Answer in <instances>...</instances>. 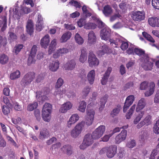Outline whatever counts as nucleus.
Masks as SVG:
<instances>
[{
  "label": "nucleus",
  "mask_w": 159,
  "mask_h": 159,
  "mask_svg": "<svg viewBox=\"0 0 159 159\" xmlns=\"http://www.w3.org/2000/svg\"><path fill=\"white\" fill-rule=\"evenodd\" d=\"M52 109V106L49 103H45L43 106L42 110V116L44 121L49 122L50 121V114Z\"/></svg>",
  "instance_id": "f257e3e1"
},
{
  "label": "nucleus",
  "mask_w": 159,
  "mask_h": 159,
  "mask_svg": "<svg viewBox=\"0 0 159 159\" xmlns=\"http://www.w3.org/2000/svg\"><path fill=\"white\" fill-rule=\"evenodd\" d=\"M84 121H81L77 124L70 132V135L73 138H78L84 129L85 125Z\"/></svg>",
  "instance_id": "f03ea898"
},
{
  "label": "nucleus",
  "mask_w": 159,
  "mask_h": 159,
  "mask_svg": "<svg viewBox=\"0 0 159 159\" xmlns=\"http://www.w3.org/2000/svg\"><path fill=\"white\" fill-rule=\"evenodd\" d=\"M141 60L143 62L141 66L145 70H150L152 69L153 66L152 60L148 57V55H144V57Z\"/></svg>",
  "instance_id": "7ed1b4c3"
},
{
  "label": "nucleus",
  "mask_w": 159,
  "mask_h": 159,
  "mask_svg": "<svg viewBox=\"0 0 159 159\" xmlns=\"http://www.w3.org/2000/svg\"><path fill=\"white\" fill-rule=\"evenodd\" d=\"M94 139L91 134H87L85 135L83 142L80 146V148L81 149L84 150L87 147L91 146L93 143Z\"/></svg>",
  "instance_id": "20e7f679"
},
{
  "label": "nucleus",
  "mask_w": 159,
  "mask_h": 159,
  "mask_svg": "<svg viewBox=\"0 0 159 159\" xmlns=\"http://www.w3.org/2000/svg\"><path fill=\"white\" fill-rule=\"evenodd\" d=\"M35 75L34 73H28L26 74L20 82L22 86L28 85L30 84L34 79Z\"/></svg>",
  "instance_id": "39448f33"
},
{
  "label": "nucleus",
  "mask_w": 159,
  "mask_h": 159,
  "mask_svg": "<svg viewBox=\"0 0 159 159\" xmlns=\"http://www.w3.org/2000/svg\"><path fill=\"white\" fill-rule=\"evenodd\" d=\"M131 17L135 21H141L145 19V12L143 11H133L132 12Z\"/></svg>",
  "instance_id": "423d86ee"
},
{
  "label": "nucleus",
  "mask_w": 159,
  "mask_h": 159,
  "mask_svg": "<svg viewBox=\"0 0 159 159\" xmlns=\"http://www.w3.org/2000/svg\"><path fill=\"white\" fill-rule=\"evenodd\" d=\"M88 62L91 67L97 66L99 64V60L92 51L89 53Z\"/></svg>",
  "instance_id": "0eeeda50"
},
{
  "label": "nucleus",
  "mask_w": 159,
  "mask_h": 159,
  "mask_svg": "<svg viewBox=\"0 0 159 159\" xmlns=\"http://www.w3.org/2000/svg\"><path fill=\"white\" fill-rule=\"evenodd\" d=\"M86 114V123L88 125H90L92 124L93 121L95 112L93 109H87Z\"/></svg>",
  "instance_id": "6e6552de"
},
{
  "label": "nucleus",
  "mask_w": 159,
  "mask_h": 159,
  "mask_svg": "<svg viewBox=\"0 0 159 159\" xmlns=\"http://www.w3.org/2000/svg\"><path fill=\"white\" fill-rule=\"evenodd\" d=\"M111 30L108 27H106L102 30L100 34L102 39L105 40H109L111 35Z\"/></svg>",
  "instance_id": "1a4fd4ad"
},
{
  "label": "nucleus",
  "mask_w": 159,
  "mask_h": 159,
  "mask_svg": "<svg viewBox=\"0 0 159 159\" xmlns=\"http://www.w3.org/2000/svg\"><path fill=\"white\" fill-rule=\"evenodd\" d=\"M127 132L125 130H123L121 132L117 134L115 138V142L116 144H119L125 140L126 138Z\"/></svg>",
  "instance_id": "9d476101"
},
{
  "label": "nucleus",
  "mask_w": 159,
  "mask_h": 159,
  "mask_svg": "<svg viewBox=\"0 0 159 159\" xmlns=\"http://www.w3.org/2000/svg\"><path fill=\"white\" fill-rule=\"evenodd\" d=\"M117 149V146L115 145L107 147V156L109 158L113 157L116 153Z\"/></svg>",
  "instance_id": "9b49d317"
},
{
  "label": "nucleus",
  "mask_w": 159,
  "mask_h": 159,
  "mask_svg": "<svg viewBox=\"0 0 159 159\" xmlns=\"http://www.w3.org/2000/svg\"><path fill=\"white\" fill-rule=\"evenodd\" d=\"M72 107V103L70 101H67L61 105L59 108V111L62 113H66L68 111L71 109Z\"/></svg>",
  "instance_id": "f8f14e48"
},
{
  "label": "nucleus",
  "mask_w": 159,
  "mask_h": 159,
  "mask_svg": "<svg viewBox=\"0 0 159 159\" xmlns=\"http://www.w3.org/2000/svg\"><path fill=\"white\" fill-rule=\"evenodd\" d=\"M134 100V97L133 95H129L127 97L123 107V111L124 112L126 111L129 107L133 103Z\"/></svg>",
  "instance_id": "ddd939ff"
},
{
  "label": "nucleus",
  "mask_w": 159,
  "mask_h": 159,
  "mask_svg": "<svg viewBox=\"0 0 159 159\" xmlns=\"http://www.w3.org/2000/svg\"><path fill=\"white\" fill-rule=\"evenodd\" d=\"M76 62L75 60L71 59L68 61L63 66V68L66 70H73L76 66Z\"/></svg>",
  "instance_id": "4468645a"
},
{
  "label": "nucleus",
  "mask_w": 159,
  "mask_h": 159,
  "mask_svg": "<svg viewBox=\"0 0 159 159\" xmlns=\"http://www.w3.org/2000/svg\"><path fill=\"white\" fill-rule=\"evenodd\" d=\"M79 119V117L77 114L72 115L67 122L66 126L69 128L71 127L72 125L74 124Z\"/></svg>",
  "instance_id": "2eb2a0df"
},
{
  "label": "nucleus",
  "mask_w": 159,
  "mask_h": 159,
  "mask_svg": "<svg viewBox=\"0 0 159 159\" xmlns=\"http://www.w3.org/2000/svg\"><path fill=\"white\" fill-rule=\"evenodd\" d=\"M69 52L68 49L66 48L58 49L53 54V57L54 58H57L60 56L64 55Z\"/></svg>",
  "instance_id": "dca6fc26"
},
{
  "label": "nucleus",
  "mask_w": 159,
  "mask_h": 159,
  "mask_svg": "<svg viewBox=\"0 0 159 159\" xmlns=\"http://www.w3.org/2000/svg\"><path fill=\"white\" fill-rule=\"evenodd\" d=\"M61 150L64 153L69 155L73 153V148L69 144L64 145L61 148Z\"/></svg>",
  "instance_id": "f3484780"
},
{
  "label": "nucleus",
  "mask_w": 159,
  "mask_h": 159,
  "mask_svg": "<svg viewBox=\"0 0 159 159\" xmlns=\"http://www.w3.org/2000/svg\"><path fill=\"white\" fill-rule=\"evenodd\" d=\"M151 117L150 115H147L143 121H141L137 125L138 128H140L144 125H148L151 123Z\"/></svg>",
  "instance_id": "a211bd4d"
},
{
  "label": "nucleus",
  "mask_w": 159,
  "mask_h": 159,
  "mask_svg": "<svg viewBox=\"0 0 159 159\" xmlns=\"http://www.w3.org/2000/svg\"><path fill=\"white\" fill-rule=\"evenodd\" d=\"M36 30L40 31L43 27V20L42 16L39 14H38V19L36 24Z\"/></svg>",
  "instance_id": "6ab92c4d"
},
{
  "label": "nucleus",
  "mask_w": 159,
  "mask_h": 159,
  "mask_svg": "<svg viewBox=\"0 0 159 159\" xmlns=\"http://www.w3.org/2000/svg\"><path fill=\"white\" fill-rule=\"evenodd\" d=\"M155 84L153 82H150L149 84L148 90L144 93L145 97H149L152 95L155 90Z\"/></svg>",
  "instance_id": "aec40b11"
},
{
  "label": "nucleus",
  "mask_w": 159,
  "mask_h": 159,
  "mask_svg": "<svg viewBox=\"0 0 159 159\" xmlns=\"http://www.w3.org/2000/svg\"><path fill=\"white\" fill-rule=\"evenodd\" d=\"M96 41V37L94 32L92 31H90L88 34V43L90 44L95 43Z\"/></svg>",
  "instance_id": "412c9836"
},
{
  "label": "nucleus",
  "mask_w": 159,
  "mask_h": 159,
  "mask_svg": "<svg viewBox=\"0 0 159 159\" xmlns=\"http://www.w3.org/2000/svg\"><path fill=\"white\" fill-rule=\"evenodd\" d=\"M50 37L48 34L45 35L40 40V44L42 47L47 48L50 42Z\"/></svg>",
  "instance_id": "4be33fe9"
},
{
  "label": "nucleus",
  "mask_w": 159,
  "mask_h": 159,
  "mask_svg": "<svg viewBox=\"0 0 159 159\" xmlns=\"http://www.w3.org/2000/svg\"><path fill=\"white\" fill-rule=\"evenodd\" d=\"M59 62L57 60L51 61L49 64V68L52 71H55L59 67Z\"/></svg>",
  "instance_id": "5701e85b"
},
{
  "label": "nucleus",
  "mask_w": 159,
  "mask_h": 159,
  "mask_svg": "<svg viewBox=\"0 0 159 159\" xmlns=\"http://www.w3.org/2000/svg\"><path fill=\"white\" fill-rule=\"evenodd\" d=\"M111 70L112 68L111 67H109L108 68L106 72L102 77L101 83L102 85H105L106 84Z\"/></svg>",
  "instance_id": "b1692460"
},
{
  "label": "nucleus",
  "mask_w": 159,
  "mask_h": 159,
  "mask_svg": "<svg viewBox=\"0 0 159 159\" xmlns=\"http://www.w3.org/2000/svg\"><path fill=\"white\" fill-rule=\"evenodd\" d=\"M146 104V100L143 98H142L138 102L136 109V111L138 112L140 110H142L145 107Z\"/></svg>",
  "instance_id": "393cba45"
},
{
  "label": "nucleus",
  "mask_w": 159,
  "mask_h": 159,
  "mask_svg": "<svg viewBox=\"0 0 159 159\" xmlns=\"http://www.w3.org/2000/svg\"><path fill=\"white\" fill-rule=\"evenodd\" d=\"M149 24L153 27H159V18L157 17L150 18L148 19Z\"/></svg>",
  "instance_id": "a878e982"
},
{
  "label": "nucleus",
  "mask_w": 159,
  "mask_h": 159,
  "mask_svg": "<svg viewBox=\"0 0 159 159\" xmlns=\"http://www.w3.org/2000/svg\"><path fill=\"white\" fill-rule=\"evenodd\" d=\"M100 49L97 52V54L99 56L101 57L105 54L107 53L109 51V48L106 45H104L100 47Z\"/></svg>",
  "instance_id": "bb28decb"
},
{
  "label": "nucleus",
  "mask_w": 159,
  "mask_h": 159,
  "mask_svg": "<svg viewBox=\"0 0 159 159\" xmlns=\"http://www.w3.org/2000/svg\"><path fill=\"white\" fill-rule=\"evenodd\" d=\"M81 53L80 57L79 60L80 62L84 63L87 60V53L86 51V49L83 48L81 49Z\"/></svg>",
  "instance_id": "cd10ccee"
},
{
  "label": "nucleus",
  "mask_w": 159,
  "mask_h": 159,
  "mask_svg": "<svg viewBox=\"0 0 159 159\" xmlns=\"http://www.w3.org/2000/svg\"><path fill=\"white\" fill-rule=\"evenodd\" d=\"M26 27L27 33L31 35L33 32L34 30L32 20H29L28 21Z\"/></svg>",
  "instance_id": "c85d7f7f"
},
{
  "label": "nucleus",
  "mask_w": 159,
  "mask_h": 159,
  "mask_svg": "<svg viewBox=\"0 0 159 159\" xmlns=\"http://www.w3.org/2000/svg\"><path fill=\"white\" fill-rule=\"evenodd\" d=\"M95 72L94 70H92L88 73L87 75L88 79L90 84H93L95 78Z\"/></svg>",
  "instance_id": "c756f323"
},
{
  "label": "nucleus",
  "mask_w": 159,
  "mask_h": 159,
  "mask_svg": "<svg viewBox=\"0 0 159 159\" xmlns=\"http://www.w3.org/2000/svg\"><path fill=\"white\" fill-rule=\"evenodd\" d=\"M49 136V132L46 129H44L41 130L39 135V139H43L48 137Z\"/></svg>",
  "instance_id": "7c9ffc66"
},
{
  "label": "nucleus",
  "mask_w": 159,
  "mask_h": 159,
  "mask_svg": "<svg viewBox=\"0 0 159 159\" xmlns=\"http://www.w3.org/2000/svg\"><path fill=\"white\" fill-rule=\"evenodd\" d=\"M71 34L70 32H67L63 34L60 39V41L61 43L65 42L69 39L71 36Z\"/></svg>",
  "instance_id": "2f4dec72"
},
{
  "label": "nucleus",
  "mask_w": 159,
  "mask_h": 159,
  "mask_svg": "<svg viewBox=\"0 0 159 159\" xmlns=\"http://www.w3.org/2000/svg\"><path fill=\"white\" fill-rule=\"evenodd\" d=\"M108 96L107 95H105L103 97H102L100 99V105L99 108V110L102 111L104 108L105 104L106 103Z\"/></svg>",
  "instance_id": "473e14b6"
},
{
  "label": "nucleus",
  "mask_w": 159,
  "mask_h": 159,
  "mask_svg": "<svg viewBox=\"0 0 159 159\" xmlns=\"http://www.w3.org/2000/svg\"><path fill=\"white\" fill-rule=\"evenodd\" d=\"M86 105V102L85 101H81L79 103L78 110L84 113L85 111Z\"/></svg>",
  "instance_id": "72a5a7b5"
},
{
  "label": "nucleus",
  "mask_w": 159,
  "mask_h": 159,
  "mask_svg": "<svg viewBox=\"0 0 159 159\" xmlns=\"http://www.w3.org/2000/svg\"><path fill=\"white\" fill-rule=\"evenodd\" d=\"M57 45V40L54 39L52 40L49 47L48 52L49 54H51L52 52L55 50L56 48V46Z\"/></svg>",
  "instance_id": "f704fd0d"
},
{
  "label": "nucleus",
  "mask_w": 159,
  "mask_h": 159,
  "mask_svg": "<svg viewBox=\"0 0 159 159\" xmlns=\"http://www.w3.org/2000/svg\"><path fill=\"white\" fill-rule=\"evenodd\" d=\"M102 12L105 16H108L111 14L112 10L109 6L107 5L104 7Z\"/></svg>",
  "instance_id": "c9c22d12"
},
{
  "label": "nucleus",
  "mask_w": 159,
  "mask_h": 159,
  "mask_svg": "<svg viewBox=\"0 0 159 159\" xmlns=\"http://www.w3.org/2000/svg\"><path fill=\"white\" fill-rule=\"evenodd\" d=\"M9 60L8 56L4 54L0 55V63L2 65L6 64Z\"/></svg>",
  "instance_id": "e433bc0d"
},
{
  "label": "nucleus",
  "mask_w": 159,
  "mask_h": 159,
  "mask_svg": "<svg viewBox=\"0 0 159 159\" xmlns=\"http://www.w3.org/2000/svg\"><path fill=\"white\" fill-rule=\"evenodd\" d=\"M66 92V90L65 89H61L57 88L54 92V94L56 96H58L59 98H60L61 97V95L64 94Z\"/></svg>",
  "instance_id": "4c0bfd02"
},
{
  "label": "nucleus",
  "mask_w": 159,
  "mask_h": 159,
  "mask_svg": "<svg viewBox=\"0 0 159 159\" xmlns=\"http://www.w3.org/2000/svg\"><path fill=\"white\" fill-rule=\"evenodd\" d=\"M38 105V103L37 102H34L33 103L28 105L27 109L29 111H32L34 109L36 108Z\"/></svg>",
  "instance_id": "58836bf2"
},
{
  "label": "nucleus",
  "mask_w": 159,
  "mask_h": 159,
  "mask_svg": "<svg viewBox=\"0 0 159 159\" xmlns=\"http://www.w3.org/2000/svg\"><path fill=\"white\" fill-rule=\"evenodd\" d=\"M20 76V72L19 70H17L10 74V78L11 80H14L18 78Z\"/></svg>",
  "instance_id": "ea45409f"
},
{
  "label": "nucleus",
  "mask_w": 159,
  "mask_h": 159,
  "mask_svg": "<svg viewBox=\"0 0 159 159\" xmlns=\"http://www.w3.org/2000/svg\"><path fill=\"white\" fill-rule=\"evenodd\" d=\"M105 126L104 125H101L97 128L95 131L102 136L105 130Z\"/></svg>",
  "instance_id": "a19ab883"
},
{
  "label": "nucleus",
  "mask_w": 159,
  "mask_h": 159,
  "mask_svg": "<svg viewBox=\"0 0 159 159\" xmlns=\"http://www.w3.org/2000/svg\"><path fill=\"white\" fill-rule=\"evenodd\" d=\"M121 107L120 105H118L111 111V115L113 117L117 116L119 113Z\"/></svg>",
  "instance_id": "79ce46f5"
},
{
  "label": "nucleus",
  "mask_w": 159,
  "mask_h": 159,
  "mask_svg": "<svg viewBox=\"0 0 159 159\" xmlns=\"http://www.w3.org/2000/svg\"><path fill=\"white\" fill-rule=\"evenodd\" d=\"M82 10L83 12V15L85 18L89 17L91 15V13L89 12L87 9V6L84 5L82 7Z\"/></svg>",
  "instance_id": "37998d69"
},
{
  "label": "nucleus",
  "mask_w": 159,
  "mask_h": 159,
  "mask_svg": "<svg viewBox=\"0 0 159 159\" xmlns=\"http://www.w3.org/2000/svg\"><path fill=\"white\" fill-rule=\"evenodd\" d=\"M75 39L76 42L80 45L82 44L84 42L83 39L78 33L75 35Z\"/></svg>",
  "instance_id": "c03bdc74"
},
{
  "label": "nucleus",
  "mask_w": 159,
  "mask_h": 159,
  "mask_svg": "<svg viewBox=\"0 0 159 159\" xmlns=\"http://www.w3.org/2000/svg\"><path fill=\"white\" fill-rule=\"evenodd\" d=\"M147 133L146 132L142 131L139 136V141L141 142H143L147 139Z\"/></svg>",
  "instance_id": "a18cd8bd"
},
{
  "label": "nucleus",
  "mask_w": 159,
  "mask_h": 159,
  "mask_svg": "<svg viewBox=\"0 0 159 159\" xmlns=\"http://www.w3.org/2000/svg\"><path fill=\"white\" fill-rule=\"evenodd\" d=\"M136 145L135 141L134 139H132L128 141L126 144V146L129 148H132Z\"/></svg>",
  "instance_id": "49530a36"
},
{
  "label": "nucleus",
  "mask_w": 159,
  "mask_h": 159,
  "mask_svg": "<svg viewBox=\"0 0 159 159\" xmlns=\"http://www.w3.org/2000/svg\"><path fill=\"white\" fill-rule=\"evenodd\" d=\"M144 114V112L143 111H142L139 113L134 119V123L135 124H137L140 120L141 118L143 117Z\"/></svg>",
  "instance_id": "de8ad7c7"
},
{
  "label": "nucleus",
  "mask_w": 159,
  "mask_h": 159,
  "mask_svg": "<svg viewBox=\"0 0 159 159\" xmlns=\"http://www.w3.org/2000/svg\"><path fill=\"white\" fill-rule=\"evenodd\" d=\"M109 41L111 45H113V44H114L116 45L115 47H117V46L120 45L122 41L119 38L117 39L115 41H114L112 39H110L109 40Z\"/></svg>",
  "instance_id": "09e8293b"
},
{
  "label": "nucleus",
  "mask_w": 159,
  "mask_h": 159,
  "mask_svg": "<svg viewBox=\"0 0 159 159\" xmlns=\"http://www.w3.org/2000/svg\"><path fill=\"white\" fill-rule=\"evenodd\" d=\"M134 52L137 55L139 56L143 55V57L142 58L144 57V55H147V54H145V52L144 50L141 49L135 48L134 49ZM142 59L143 58H141V59Z\"/></svg>",
  "instance_id": "8fccbe9b"
},
{
  "label": "nucleus",
  "mask_w": 159,
  "mask_h": 159,
  "mask_svg": "<svg viewBox=\"0 0 159 159\" xmlns=\"http://www.w3.org/2000/svg\"><path fill=\"white\" fill-rule=\"evenodd\" d=\"M93 19L97 22V24L98 25V26L100 28H102L104 26L105 24L103 23L101 20L99 18H98L96 16H92Z\"/></svg>",
  "instance_id": "3c124183"
},
{
  "label": "nucleus",
  "mask_w": 159,
  "mask_h": 159,
  "mask_svg": "<svg viewBox=\"0 0 159 159\" xmlns=\"http://www.w3.org/2000/svg\"><path fill=\"white\" fill-rule=\"evenodd\" d=\"M7 43V38L0 36V48L2 47H5Z\"/></svg>",
  "instance_id": "603ef678"
},
{
  "label": "nucleus",
  "mask_w": 159,
  "mask_h": 159,
  "mask_svg": "<svg viewBox=\"0 0 159 159\" xmlns=\"http://www.w3.org/2000/svg\"><path fill=\"white\" fill-rule=\"evenodd\" d=\"M142 34L143 37L148 40L152 43H154L155 42V40L153 38L147 33L145 32H143Z\"/></svg>",
  "instance_id": "864d4df0"
},
{
  "label": "nucleus",
  "mask_w": 159,
  "mask_h": 159,
  "mask_svg": "<svg viewBox=\"0 0 159 159\" xmlns=\"http://www.w3.org/2000/svg\"><path fill=\"white\" fill-rule=\"evenodd\" d=\"M136 107V105L134 104L129 109L128 114L126 115V117L127 119H129L130 118L131 115L133 114V112L135 110Z\"/></svg>",
  "instance_id": "5fc2aeb1"
},
{
  "label": "nucleus",
  "mask_w": 159,
  "mask_h": 159,
  "mask_svg": "<svg viewBox=\"0 0 159 159\" xmlns=\"http://www.w3.org/2000/svg\"><path fill=\"white\" fill-rule=\"evenodd\" d=\"M23 47V45L22 44L17 45L14 47L13 52L15 53V54H17L20 51Z\"/></svg>",
  "instance_id": "6e6d98bb"
},
{
  "label": "nucleus",
  "mask_w": 159,
  "mask_h": 159,
  "mask_svg": "<svg viewBox=\"0 0 159 159\" xmlns=\"http://www.w3.org/2000/svg\"><path fill=\"white\" fill-rule=\"evenodd\" d=\"M96 27V25L92 23H85L84 28L86 29H94Z\"/></svg>",
  "instance_id": "4d7b16f0"
},
{
  "label": "nucleus",
  "mask_w": 159,
  "mask_h": 159,
  "mask_svg": "<svg viewBox=\"0 0 159 159\" xmlns=\"http://www.w3.org/2000/svg\"><path fill=\"white\" fill-rule=\"evenodd\" d=\"M119 152L118 153V157L119 159H122L125 155L124 148H120L119 149Z\"/></svg>",
  "instance_id": "13d9d810"
},
{
  "label": "nucleus",
  "mask_w": 159,
  "mask_h": 159,
  "mask_svg": "<svg viewBox=\"0 0 159 159\" xmlns=\"http://www.w3.org/2000/svg\"><path fill=\"white\" fill-rule=\"evenodd\" d=\"M90 88L88 87L84 88L82 90L81 92V95L83 97H86L89 93Z\"/></svg>",
  "instance_id": "bf43d9fd"
},
{
  "label": "nucleus",
  "mask_w": 159,
  "mask_h": 159,
  "mask_svg": "<svg viewBox=\"0 0 159 159\" xmlns=\"http://www.w3.org/2000/svg\"><path fill=\"white\" fill-rule=\"evenodd\" d=\"M21 14H27L30 13L31 11L30 8L27 7H21L20 9Z\"/></svg>",
  "instance_id": "052dcab7"
},
{
  "label": "nucleus",
  "mask_w": 159,
  "mask_h": 159,
  "mask_svg": "<svg viewBox=\"0 0 159 159\" xmlns=\"http://www.w3.org/2000/svg\"><path fill=\"white\" fill-rule=\"evenodd\" d=\"M1 23L2 25L1 30L2 31H3L6 30L7 27V19L6 17H4L3 18L2 21H0V24Z\"/></svg>",
  "instance_id": "680f3d73"
},
{
  "label": "nucleus",
  "mask_w": 159,
  "mask_h": 159,
  "mask_svg": "<svg viewBox=\"0 0 159 159\" xmlns=\"http://www.w3.org/2000/svg\"><path fill=\"white\" fill-rule=\"evenodd\" d=\"M71 5L75 6L76 8H80L81 7L80 4L77 1L74 0H71L69 2Z\"/></svg>",
  "instance_id": "e2e57ef3"
},
{
  "label": "nucleus",
  "mask_w": 159,
  "mask_h": 159,
  "mask_svg": "<svg viewBox=\"0 0 159 159\" xmlns=\"http://www.w3.org/2000/svg\"><path fill=\"white\" fill-rule=\"evenodd\" d=\"M152 4L154 8L159 10V0H152Z\"/></svg>",
  "instance_id": "0e129e2a"
},
{
  "label": "nucleus",
  "mask_w": 159,
  "mask_h": 159,
  "mask_svg": "<svg viewBox=\"0 0 159 159\" xmlns=\"http://www.w3.org/2000/svg\"><path fill=\"white\" fill-rule=\"evenodd\" d=\"M113 135V134H108L105 135L101 139V141H103V142H107L110 138Z\"/></svg>",
  "instance_id": "69168bd1"
},
{
  "label": "nucleus",
  "mask_w": 159,
  "mask_h": 159,
  "mask_svg": "<svg viewBox=\"0 0 159 159\" xmlns=\"http://www.w3.org/2000/svg\"><path fill=\"white\" fill-rule=\"evenodd\" d=\"M158 151L157 149H153L150 155L149 159H155V157L157 155Z\"/></svg>",
  "instance_id": "338daca9"
},
{
  "label": "nucleus",
  "mask_w": 159,
  "mask_h": 159,
  "mask_svg": "<svg viewBox=\"0 0 159 159\" xmlns=\"http://www.w3.org/2000/svg\"><path fill=\"white\" fill-rule=\"evenodd\" d=\"M154 102L155 103L159 104V89L156 92L154 98Z\"/></svg>",
  "instance_id": "774afa93"
}]
</instances>
